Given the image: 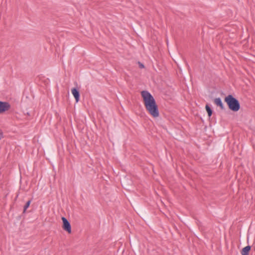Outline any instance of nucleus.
<instances>
[{
    "label": "nucleus",
    "instance_id": "f257e3e1",
    "mask_svg": "<svg viewBox=\"0 0 255 255\" xmlns=\"http://www.w3.org/2000/svg\"><path fill=\"white\" fill-rule=\"evenodd\" d=\"M141 95L146 110L153 117H158L159 115L158 107L153 96L147 91H142Z\"/></svg>",
    "mask_w": 255,
    "mask_h": 255
},
{
    "label": "nucleus",
    "instance_id": "f03ea898",
    "mask_svg": "<svg viewBox=\"0 0 255 255\" xmlns=\"http://www.w3.org/2000/svg\"><path fill=\"white\" fill-rule=\"evenodd\" d=\"M225 102L228 105L229 108L233 112H237L240 109L239 102L231 95L225 97Z\"/></svg>",
    "mask_w": 255,
    "mask_h": 255
},
{
    "label": "nucleus",
    "instance_id": "7ed1b4c3",
    "mask_svg": "<svg viewBox=\"0 0 255 255\" xmlns=\"http://www.w3.org/2000/svg\"><path fill=\"white\" fill-rule=\"evenodd\" d=\"M62 220L63 222L62 228L63 230L69 234L71 233V227L69 222L65 217H62Z\"/></svg>",
    "mask_w": 255,
    "mask_h": 255
},
{
    "label": "nucleus",
    "instance_id": "20e7f679",
    "mask_svg": "<svg viewBox=\"0 0 255 255\" xmlns=\"http://www.w3.org/2000/svg\"><path fill=\"white\" fill-rule=\"evenodd\" d=\"M10 108L9 104L6 102L0 101V114L9 110Z\"/></svg>",
    "mask_w": 255,
    "mask_h": 255
},
{
    "label": "nucleus",
    "instance_id": "39448f33",
    "mask_svg": "<svg viewBox=\"0 0 255 255\" xmlns=\"http://www.w3.org/2000/svg\"><path fill=\"white\" fill-rule=\"evenodd\" d=\"M72 93L74 96L76 102H78L79 101L80 98V94L79 91L76 88H73L71 90Z\"/></svg>",
    "mask_w": 255,
    "mask_h": 255
},
{
    "label": "nucleus",
    "instance_id": "423d86ee",
    "mask_svg": "<svg viewBox=\"0 0 255 255\" xmlns=\"http://www.w3.org/2000/svg\"><path fill=\"white\" fill-rule=\"evenodd\" d=\"M251 249V247L250 246H246L241 250L242 255H249V252Z\"/></svg>",
    "mask_w": 255,
    "mask_h": 255
},
{
    "label": "nucleus",
    "instance_id": "0eeeda50",
    "mask_svg": "<svg viewBox=\"0 0 255 255\" xmlns=\"http://www.w3.org/2000/svg\"><path fill=\"white\" fill-rule=\"evenodd\" d=\"M214 103L218 106H219L222 110L224 109V105L222 102L220 98H215L214 99Z\"/></svg>",
    "mask_w": 255,
    "mask_h": 255
},
{
    "label": "nucleus",
    "instance_id": "6e6552de",
    "mask_svg": "<svg viewBox=\"0 0 255 255\" xmlns=\"http://www.w3.org/2000/svg\"><path fill=\"white\" fill-rule=\"evenodd\" d=\"M205 108L207 112L208 116L210 117L212 116L213 113L212 109L208 104L206 105Z\"/></svg>",
    "mask_w": 255,
    "mask_h": 255
},
{
    "label": "nucleus",
    "instance_id": "1a4fd4ad",
    "mask_svg": "<svg viewBox=\"0 0 255 255\" xmlns=\"http://www.w3.org/2000/svg\"><path fill=\"white\" fill-rule=\"evenodd\" d=\"M30 202H31V201L30 200H29L28 201L25 205L24 206V207H23V213H25L26 209L28 208V207L30 205Z\"/></svg>",
    "mask_w": 255,
    "mask_h": 255
},
{
    "label": "nucleus",
    "instance_id": "9d476101",
    "mask_svg": "<svg viewBox=\"0 0 255 255\" xmlns=\"http://www.w3.org/2000/svg\"><path fill=\"white\" fill-rule=\"evenodd\" d=\"M138 64L139 65V67L140 68L142 69V68H143L144 67L143 64L142 63H140V62H138Z\"/></svg>",
    "mask_w": 255,
    "mask_h": 255
}]
</instances>
